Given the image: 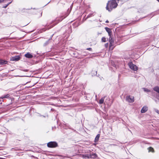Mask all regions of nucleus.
<instances>
[{
    "mask_svg": "<svg viewBox=\"0 0 159 159\" xmlns=\"http://www.w3.org/2000/svg\"><path fill=\"white\" fill-rule=\"evenodd\" d=\"M119 0H111L108 1L106 7V9L109 11H111L113 8H116L117 6V2Z\"/></svg>",
    "mask_w": 159,
    "mask_h": 159,
    "instance_id": "f257e3e1",
    "label": "nucleus"
},
{
    "mask_svg": "<svg viewBox=\"0 0 159 159\" xmlns=\"http://www.w3.org/2000/svg\"><path fill=\"white\" fill-rule=\"evenodd\" d=\"M47 146L50 148H55L58 146L57 143L55 142H50L47 143Z\"/></svg>",
    "mask_w": 159,
    "mask_h": 159,
    "instance_id": "f03ea898",
    "label": "nucleus"
},
{
    "mask_svg": "<svg viewBox=\"0 0 159 159\" xmlns=\"http://www.w3.org/2000/svg\"><path fill=\"white\" fill-rule=\"evenodd\" d=\"M128 65L129 68L133 70L136 71L138 69V67L135 65L132 62H129Z\"/></svg>",
    "mask_w": 159,
    "mask_h": 159,
    "instance_id": "7ed1b4c3",
    "label": "nucleus"
},
{
    "mask_svg": "<svg viewBox=\"0 0 159 159\" xmlns=\"http://www.w3.org/2000/svg\"><path fill=\"white\" fill-rule=\"evenodd\" d=\"M126 100L129 102H133L134 100V97L132 96H127L126 97Z\"/></svg>",
    "mask_w": 159,
    "mask_h": 159,
    "instance_id": "20e7f679",
    "label": "nucleus"
},
{
    "mask_svg": "<svg viewBox=\"0 0 159 159\" xmlns=\"http://www.w3.org/2000/svg\"><path fill=\"white\" fill-rule=\"evenodd\" d=\"M20 57L19 56H16L14 57H12L11 58L10 60L11 61H19L20 59Z\"/></svg>",
    "mask_w": 159,
    "mask_h": 159,
    "instance_id": "39448f33",
    "label": "nucleus"
},
{
    "mask_svg": "<svg viewBox=\"0 0 159 159\" xmlns=\"http://www.w3.org/2000/svg\"><path fill=\"white\" fill-rule=\"evenodd\" d=\"M110 47L109 49H111V47L113 45L114 43V39L111 36H110Z\"/></svg>",
    "mask_w": 159,
    "mask_h": 159,
    "instance_id": "423d86ee",
    "label": "nucleus"
},
{
    "mask_svg": "<svg viewBox=\"0 0 159 159\" xmlns=\"http://www.w3.org/2000/svg\"><path fill=\"white\" fill-rule=\"evenodd\" d=\"M148 110V107L146 106H144L141 110V112L142 113H144L146 112Z\"/></svg>",
    "mask_w": 159,
    "mask_h": 159,
    "instance_id": "0eeeda50",
    "label": "nucleus"
},
{
    "mask_svg": "<svg viewBox=\"0 0 159 159\" xmlns=\"http://www.w3.org/2000/svg\"><path fill=\"white\" fill-rule=\"evenodd\" d=\"M97 157V155L95 153L90 154V158L96 159Z\"/></svg>",
    "mask_w": 159,
    "mask_h": 159,
    "instance_id": "6e6552de",
    "label": "nucleus"
},
{
    "mask_svg": "<svg viewBox=\"0 0 159 159\" xmlns=\"http://www.w3.org/2000/svg\"><path fill=\"white\" fill-rule=\"evenodd\" d=\"M82 156L83 158L85 159L90 158V154H83Z\"/></svg>",
    "mask_w": 159,
    "mask_h": 159,
    "instance_id": "1a4fd4ad",
    "label": "nucleus"
},
{
    "mask_svg": "<svg viewBox=\"0 0 159 159\" xmlns=\"http://www.w3.org/2000/svg\"><path fill=\"white\" fill-rule=\"evenodd\" d=\"M25 56L28 58H31L33 57V55L29 53H27L25 55Z\"/></svg>",
    "mask_w": 159,
    "mask_h": 159,
    "instance_id": "9d476101",
    "label": "nucleus"
},
{
    "mask_svg": "<svg viewBox=\"0 0 159 159\" xmlns=\"http://www.w3.org/2000/svg\"><path fill=\"white\" fill-rule=\"evenodd\" d=\"M7 63V61L2 60L0 59V65L6 64Z\"/></svg>",
    "mask_w": 159,
    "mask_h": 159,
    "instance_id": "9b49d317",
    "label": "nucleus"
},
{
    "mask_svg": "<svg viewBox=\"0 0 159 159\" xmlns=\"http://www.w3.org/2000/svg\"><path fill=\"white\" fill-rule=\"evenodd\" d=\"M154 90L159 93V87L156 86L153 88Z\"/></svg>",
    "mask_w": 159,
    "mask_h": 159,
    "instance_id": "f8f14e48",
    "label": "nucleus"
},
{
    "mask_svg": "<svg viewBox=\"0 0 159 159\" xmlns=\"http://www.w3.org/2000/svg\"><path fill=\"white\" fill-rule=\"evenodd\" d=\"M99 137H100V134H97V135L96 136V137L95 138V142H97L98 140Z\"/></svg>",
    "mask_w": 159,
    "mask_h": 159,
    "instance_id": "ddd939ff",
    "label": "nucleus"
},
{
    "mask_svg": "<svg viewBox=\"0 0 159 159\" xmlns=\"http://www.w3.org/2000/svg\"><path fill=\"white\" fill-rule=\"evenodd\" d=\"M104 97L102 98L99 100V103L102 104L103 103L104 101Z\"/></svg>",
    "mask_w": 159,
    "mask_h": 159,
    "instance_id": "4468645a",
    "label": "nucleus"
},
{
    "mask_svg": "<svg viewBox=\"0 0 159 159\" xmlns=\"http://www.w3.org/2000/svg\"><path fill=\"white\" fill-rule=\"evenodd\" d=\"M143 90L145 92H150L151 91L149 89L146 88H143Z\"/></svg>",
    "mask_w": 159,
    "mask_h": 159,
    "instance_id": "2eb2a0df",
    "label": "nucleus"
},
{
    "mask_svg": "<svg viewBox=\"0 0 159 159\" xmlns=\"http://www.w3.org/2000/svg\"><path fill=\"white\" fill-rule=\"evenodd\" d=\"M107 29H106V30L108 32V34H109V36H111V33H110V29L108 28H107Z\"/></svg>",
    "mask_w": 159,
    "mask_h": 159,
    "instance_id": "dca6fc26",
    "label": "nucleus"
},
{
    "mask_svg": "<svg viewBox=\"0 0 159 159\" xmlns=\"http://www.w3.org/2000/svg\"><path fill=\"white\" fill-rule=\"evenodd\" d=\"M9 96V95L8 94H7L5 95H4V96H2V97L1 98L3 99V98H7Z\"/></svg>",
    "mask_w": 159,
    "mask_h": 159,
    "instance_id": "f3484780",
    "label": "nucleus"
},
{
    "mask_svg": "<svg viewBox=\"0 0 159 159\" xmlns=\"http://www.w3.org/2000/svg\"><path fill=\"white\" fill-rule=\"evenodd\" d=\"M153 110L154 111L157 113L158 114H159V110L157 109L154 108Z\"/></svg>",
    "mask_w": 159,
    "mask_h": 159,
    "instance_id": "a211bd4d",
    "label": "nucleus"
},
{
    "mask_svg": "<svg viewBox=\"0 0 159 159\" xmlns=\"http://www.w3.org/2000/svg\"><path fill=\"white\" fill-rule=\"evenodd\" d=\"M102 40L103 42H105L106 41V39L105 38L102 37Z\"/></svg>",
    "mask_w": 159,
    "mask_h": 159,
    "instance_id": "6ab92c4d",
    "label": "nucleus"
},
{
    "mask_svg": "<svg viewBox=\"0 0 159 159\" xmlns=\"http://www.w3.org/2000/svg\"><path fill=\"white\" fill-rule=\"evenodd\" d=\"M150 152L154 153V150H148V152Z\"/></svg>",
    "mask_w": 159,
    "mask_h": 159,
    "instance_id": "aec40b11",
    "label": "nucleus"
},
{
    "mask_svg": "<svg viewBox=\"0 0 159 159\" xmlns=\"http://www.w3.org/2000/svg\"><path fill=\"white\" fill-rule=\"evenodd\" d=\"M49 41V40H48V41H47V42H46V43H45L44 44V46H45V45H47V44L48 43V42Z\"/></svg>",
    "mask_w": 159,
    "mask_h": 159,
    "instance_id": "412c9836",
    "label": "nucleus"
},
{
    "mask_svg": "<svg viewBox=\"0 0 159 159\" xmlns=\"http://www.w3.org/2000/svg\"><path fill=\"white\" fill-rule=\"evenodd\" d=\"M87 49L88 50L91 51L92 50V49L91 48H87Z\"/></svg>",
    "mask_w": 159,
    "mask_h": 159,
    "instance_id": "4be33fe9",
    "label": "nucleus"
},
{
    "mask_svg": "<svg viewBox=\"0 0 159 159\" xmlns=\"http://www.w3.org/2000/svg\"><path fill=\"white\" fill-rule=\"evenodd\" d=\"M147 149H153V148H152L151 147H148Z\"/></svg>",
    "mask_w": 159,
    "mask_h": 159,
    "instance_id": "5701e85b",
    "label": "nucleus"
},
{
    "mask_svg": "<svg viewBox=\"0 0 159 159\" xmlns=\"http://www.w3.org/2000/svg\"><path fill=\"white\" fill-rule=\"evenodd\" d=\"M4 0H0V2H3Z\"/></svg>",
    "mask_w": 159,
    "mask_h": 159,
    "instance_id": "b1692460",
    "label": "nucleus"
},
{
    "mask_svg": "<svg viewBox=\"0 0 159 159\" xmlns=\"http://www.w3.org/2000/svg\"><path fill=\"white\" fill-rule=\"evenodd\" d=\"M91 16H90V15H89L87 17V18H88V17H90Z\"/></svg>",
    "mask_w": 159,
    "mask_h": 159,
    "instance_id": "393cba45",
    "label": "nucleus"
},
{
    "mask_svg": "<svg viewBox=\"0 0 159 159\" xmlns=\"http://www.w3.org/2000/svg\"><path fill=\"white\" fill-rule=\"evenodd\" d=\"M106 22L107 23L108 22V20H107L106 21Z\"/></svg>",
    "mask_w": 159,
    "mask_h": 159,
    "instance_id": "a878e982",
    "label": "nucleus"
},
{
    "mask_svg": "<svg viewBox=\"0 0 159 159\" xmlns=\"http://www.w3.org/2000/svg\"><path fill=\"white\" fill-rule=\"evenodd\" d=\"M64 18H62L61 20H59L60 21H61L62 20V19H63Z\"/></svg>",
    "mask_w": 159,
    "mask_h": 159,
    "instance_id": "bb28decb",
    "label": "nucleus"
},
{
    "mask_svg": "<svg viewBox=\"0 0 159 159\" xmlns=\"http://www.w3.org/2000/svg\"><path fill=\"white\" fill-rule=\"evenodd\" d=\"M53 26H52L51 27H50V28H51Z\"/></svg>",
    "mask_w": 159,
    "mask_h": 159,
    "instance_id": "cd10ccee",
    "label": "nucleus"
},
{
    "mask_svg": "<svg viewBox=\"0 0 159 159\" xmlns=\"http://www.w3.org/2000/svg\"><path fill=\"white\" fill-rule=\"evenodd\" d=\"M157 0L159 2V0Z\"/></svg>",
    "mask_w": 159,
    "mask_h": 159,
    "instance_id": "c85d7f7f",
    "label": "nucleus"
},
{
    "mask_svg": "<svg viewBox=\"0 0 159 159\" xmlns=\"http://www.w3.org/2000/svg\"><path fill=\"white\" fill-rule=\"evenodd\" d=\"M97 72L96 71V73H97ZM96 74H97V73H96Z\"/></svg>",
    "mask_w": 159,
    "mask_h": 159,
    "instance_id": "c756f323",
    "label": "nucleus"
}]
</instances>
